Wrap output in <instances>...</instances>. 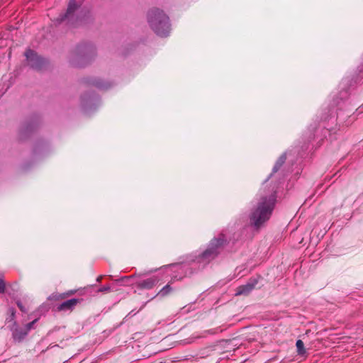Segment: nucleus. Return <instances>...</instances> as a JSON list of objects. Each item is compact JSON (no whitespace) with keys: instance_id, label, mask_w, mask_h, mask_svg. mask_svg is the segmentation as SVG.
<instances>
[{"instance_id":"obj_1","label":"nucleus","mask_w":363,"mask_h":363,"mask_svg":"<svg viewBox=\"0 0 363 363\" xmlns=\"http://www.w3.org/2000/svg\"><path fill=\"white\" fill-rule=\"evenodd\" d=\"M226 242L225 235L220 233L209 242L205 250L187 255L186 262L196 266L198 269L204 268L220 254Z\"/></svg>"},{"instance_id":"obj_2","label":"nucleus","mask_w":363,"mask_h":363,"mask_svg":"<svg viewBox=\"0 0 363 363\" xmlns=\"http://www.w3.org/2000/svg\"><path fill=\"white\" fill-rule=\"evenodd\" d=\"M96 48L91 43L79 44L71 53L69 62L74 67H84L96 57Z\"/></svg>"},{"instance_id":"obj_3","label":"nucleus","mask_w":363,"mask_h":363,"mask_svg":"<svg viewBox=\"0 0 363 363\" xmlns=\"http://www.w3.org/2000/svg\"><path fill=\"white\" fill-rule=\"evenodd\" d=\"M147 22L154 33L160 37H167L170 32L169 17L158 9H152L147 13Z\"/></svg>"},{"instance_id":"obj_4","label":"nucleus","mask_w":363,"mask_h":363,"mask_svg":"<svg viewBox=\"0 0 363 363\" xmlns=\"http://www.w3.org/2000/svg\"><path fill=\"white\" fill-rule=\"evenodd\" d=\"M274 206H257L249 216V224L255 230H259L269 219Z\"/></svg>"},{"instance_id":"obj_5","label":"nucleus","mask_w":363,"mask_h":363,"mask_svg":"<svg viewBox=\"0 0 363 363\" xmlns=\"http://www.w3.org/2000/svg\"><path fill=\"white\" fill-rule=\"evenodd\" d=\"M11 315L9 320L12 323L9 325V328L11 332L12 338L15 342H21L28 335L27 331L24 328H21L18 326L15 319V311L13 308L11 309Z\"/></svg>"},{"instance_id":"obj_6","label":"nucleus","mask_w":363,"mask_h":363,"mask_svg":"<svg viewBox=\"0 0 363 363\" xmlns=\"http://www.w3.org/2000/svg\"><path fill=\"white\" fill-rule=\"evenodd\" d=\"M25 55L28 61V65L35 69H40L45 64V60L39 55H38L33 50H28L26 52Z\"/></svg>"},{"instance_id":"obj_7","label":"nucleus","mask_w":363,"mask_h":363,"mask_svg":"<svg viewBox=\"0 0 363 363\" xmlns=\"http://www.w3.org/2000/svg\"><path fill=\"white\" fill-rule=\"evenodd\" d=\"M79 6L80 3H77L76 0H69L66 13L60 15L57 21L60 23L67 20L69 22H72L74 19V13Z\"/></svg>"},{"instance_id":"obj_8","label":"nucleus","mask_w":363,"mask_h":363,"mask_svg":"<svg viewBox=\"0 0 363 363\" xmlns=\"http://www.w3.org/2000/svg\"><path fill=\"white\" fill-rule=\"evenodd\" d=\"M258 283V279L252 278L245 284L241 285L236 289L235 295H247L249 294L255 287Z\"/></svg>"},{"instance_id":"obj_9","label":"nucleus","mask_w":363,"mask_h":363,"mask_svg":"<svg viewBox=\"0 0 363 363\" xmlns=\"http://www.w3.org/2000/svg\"><path fill=\"white\" fill-rule=\"evenodd\" d=\"M158 282L157 277H150L144 280H139L135 282V286L141 289H151Z\"/></svg>"},{"instance_id":"obj_10","label":"nucleus","mask_w":363,"mask_h":363,"mask_svg":"<svg viewBox=\"0 0 363 363\" xmlns=\"http://www.w3.org/2000/svg\"><path fill=\"white\" fill-rule=\"evenodd\" d=\"M79 303V299L71 298L62 302L57 307L58 311L72 310L74 307Z\"/></svg>"},{"instance_id":"obj_11","label":"nucleus","mask_w":363,"mask_h":363,"mask_svg":"<svg viewBox=\"0 0 363 363\" xmlns=\"http://www.w3.org/2000/svg\"><path fill=\"white\" fill-rule=\"evenodd\" d=\"M286 160V156L285 154L281 155L279 159L277 160L275 165L273 167V172H277L280 167L283 165Z\"/></svg>"},{"instance_id":"obj_12","label":"nucleus","mask_w":363,"mask_h":363,"mask_svg":"<svg viewBox=\"0 0 363 363\" xmlns=\"http://www.w3.org/2000/svg\"><path fill=\"white\" fill-rule=\"evenodd\" d=\"M172 291V288L169 284L164 286L157 294V296L164 297Z\"/></svg>"},{"instance_id":"obj_13","label":"nucleus","mask_w":363,"mask_h":363,"mask_svg":"<svg viewBox=\"0 0 363 363\" xmlns=\"http://www.w3.org/2000/svg\"><path fill=\"white\" fill-rule=\"evenodd\" d=\"M297 347V352L299 354H303L306 352L304 349V344L302 340H298L296 343Z\"/></svg>"},{"instance_id":"obj_14","label":"nucleus","mask_w":363,"mask_h":363,"mask_svg":"<svg viewBox=\"0 0 363 363\" xmlns=\"http://www.w3.org/2000/svg\"><path fill=\"white\" fill-rule=\"evenodd\" d=\"M95 84L99 89H108L110 86L109 84H108L107 83H105L104 82H103L101 79L96 80L95 82Z\"/></svg>"},{"instance_id":"obj_15","label":"nucleus","mask_w":363,"mask_h":363,"mask_svg":"<svg viewBox=\"0 0 363 363\" xmlns=\"http://www.w3.org/2000/svg\"><path fill=\"white\" fill-rule=\"evenodd\" d=\"M38 321V319H35L34 320L27 323L25 326H24V329L25 330L27 331V333L28 334V333L30 332V330L33 328L35 323Z\"/></svg>"},{"instance_id":"obj_16","label":"nucleus","mask_w":363,"mask_h":363,"mask_svg":"<svg viewBox=\"0 0 363 363\" xmlns=\"http://www.w3.org/2000/svg\"><path fill=\"white\" fill-rule=\"evenodd\" d=\"M276 202H278V201L276 200L274 195H272L269 198L268 200H265L261 204L270 205V204H274Z\"/></svg>"},{"instance_id":"obj_17","label":"nucleus","mask_w":363,"mask_h":363,"mask_svg":"<svg viewBox=\"0 0 363 363\" xmlns=\"http://www.w3.org/2000/svg\"><path fill=\"white\" fill-rule=\"evenodd\" d=\"M218 332V328H216V329H211V330H205L203 332V334L202 335H201L200 337H204L206 336V335L207 334H210V335H213V334H216V333Z\"/></svg>"},{"instance_id":"obj_18","label":"nucleus","mask_w":363,"mask_h":363,"mask_svg":"<svg viewBox=\"0 0 363 363\" xmlns=\"http://www.w3.org/2000/svg\"><path fill=\"white\" fill-rule=\"evenodd\" d=\"M110 291H111V287L107 285V286H103L100 287L97 291L102 292V293H106Z\"/></svg>"},{"instance_id":"obj_19","label":"nucleus","mask_w":363,"mask_h":363,"mask_svg":"<svg viewBox=\"0 0 363 363\" xmlns=\"http://www.w3.org/2000/svg\"><path fill=\"white\" fill-rule=\"evenodd\" d=\"M6 290V284L5 281L0 278V294H3Z\"/></svg>"},{"instance_id":"obj_20","label":"nucleus","mask_w":363,"mask_h":363,"mask_svg":"<svg viewBox=\"0 0 363 363\" xmlns=\"http://www.w3.org/2000/svg\"><path fill=\"white\" fill-rule=\"evenodd\" d=\"M172 268H174L176 270H182L184 268V264H174L169 266Z\"/></svg>"},{"instance_id":"obj_21","label":"nucleus","mask_w":363,"mask_h":363,"mask_svg":"<svg viewBox=\"0 0 363 363\" xmlns=\"http://www.w3.org/2000/svg\"><path fill=\"white\" fill-rule=\"evenodd\" d=\"M92 102V99H89V101H86L85 100V98L83 96L82 97V103L83 104V106H84V108L86 109L87 108V106L89 105V104H91Z\"/></svg>"},{"instance_id":"obj_22","label":"nucleus","mask_w":363,"mask_h":363,"mask_svg":"<svg viewBox=\"0 0 363 363\" xmlns=\"http://www.w3.org/2000/svg\"><path fill=\"white\" fill-rule=\"evenodd\" d=\"M17 305L19 307V308L21 309V311H25L24 308L21 303H18Z\"/></svg>"},{"instance_id":"obj_23","label":"nucleus","mask_w":363,"mask_h":363,"mask_svg":"<svg viewBox=\"0 0 363 363\" xmlns=\"http://www.w3.org/2000/svg\"><path fill=\"white\" fill-rule=\"evenodd\" d=\"M101 279H102V276H99L96 278V281L97 282H100L101 281Z\"/></svg>"},{"instance_id":"obj_24","label":"nucleus","mask_w":363,"mask_h":363,"mask_svg":"<svg viewBox=\"0 0 363 363\" xmlns=\"http://www.w3.org/2000/svg\"><path fill=\"white\" fill-rule=\"evenodd\" d=\"M134 276H131V277H124L122 279H129V278H133Z\"/></svg>"}]
</instances>
